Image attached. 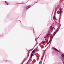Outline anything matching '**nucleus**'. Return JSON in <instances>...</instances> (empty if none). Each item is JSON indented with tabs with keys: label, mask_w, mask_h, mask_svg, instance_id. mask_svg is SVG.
<instances>
[{
	"label": "nucleus",
	"mask_w": 64,
	"mask_h": 64,
	"mask_svg": "<svg viewBox=\"0 0 64 64\" xmlns=\"http://www.w3.org/2000/svg\"><path fill=\"white\" fill-rule=\"evenodd\" d=\"M59 30H58V28H57L56 30L55 31V32L53 33L52 35V38H53V37L55 36V34L57 33V32H58Z\"/></svg>",
	"instance_id": "1"
},
{
	"label": "nucleus",
	"mask_w": 64,
	"mask_h": 64,
	"mask_svg": "<svg viewBox=\"0 0 64 64\" xmlns=\"http://www.w3.org/2000/svg\"><path fill=\"white\" fill-rule=\"evenodd\" d=\"M61 56L62 57H61V60H62V61L63 62H63V59L64 58V55L63 54H62L61 55Z\"/></svg>",
	"instance_id": "2"
},
{
	"label": "nucleus",
	"mask_w": 64,
	"mask_h": 64,
	"mask_svg": "<svg viewBox=\"0 0 64 64\" xmlns=\"http://www.w3.org/2000/svg\"><path fill=\"white\" fill-rule=\"evenodd\" d=\"M53 49H54L55 51H57L59 53H60V52L58 50L56 49V48H53Z\"/></svg>",
	"instance_id": "3"
},
{
	"label": "nucleus",
	"mask_w": 64,
	"mask_h": 64,
	"mask_svg": "<svg viewBox=\"0 0 64 64\" xmlns=\"http://www.w3.org/2000/svg\"><path fill=\"white\" fill-rule=\"evenodd\" d=\"M53 18L55 22H56V23H57V22H56V21H57V20H56V18H55V16H54Z\"/></svg>",
	"instance_id": "4"
},
{
	"label": "nucleus",
	"mask_w": 64,
	"mask_h": 64,
	"mask_svg": "<svg viewBox=\"0 0 64 64\" xmlns=\"http://www.w3.org/2000/svg\"><path fill=\"white\" fill-rule=\"evenodd\" d=\"M31 7V6H27L26 7L27 10H28V9L29 8H30Z\"/></svg>",
	"instance_id": "5"
},
{
	"label": "nucleus",
	"mask_w": 64,
	"mask_h": 64,
	"mask_svg": "<svg viewBox=\"0 0 64 64\" xmlns=\"http://www.w3.org/2000/svg\"><path fill=\"white\" fill-rule=\"evenodd\" d=\"M50 30H51L52 31H53V27L52 26H50Z\"/></svg>",
	"instance_id": "6"
},
{
	"label": "nucleus",
	"mask_w": 64,
	"mask_h": 64,
	"mask_svg": "<svg viewBox=\"0 0 64 64\" xmlns=\"http://www.w3.org/2000/svg\"><path fill=\"white\" fill-rule=\"evenodd\" d=\"M59 10L60 12V14H61V13H62V10H61V8H59Z\"/></svg>",
	"instance_id": "7"
},
{
	"label": "nucleus",
	"mask_w": 64,
	"mask_h": 64,
	"mask_svg": "<svg viewBox=\"0 0 64 64\" xmlns=\"http://www.w3.org/2000/svg\"><path fill=\"white\" fill-rule=\"evenodd\" d=\"M46 35L48 37H49V34L48 33L46 34Z\"/></svg>",
	"instance_id": "8"
},
{
	"label": "nucleus",
	"mask_w": 64,
	"mask_h": 64,
	"mask_svg": "<svg viewBox=\"0 0 64 64\" xmlns=\"http://www.w3.org/2000/svg\"><path fill=\"white\" fill-rule=\"evenodd\" d=\"M50 41H51V40H50L49 41V42L47 44V45H48V44H49V43H50Z\"/></svg>",
	"instance_id": "9"
},
{
	"label": "nucleus",
	"mask_w": 64,
	"mask_h": 64,
	"mask_svg": "<svg viewBox=\"0 0 64 64\" xmlns=\"http://www.w3.org/2000/svg\"><path fill=\"white\" fill-rule=\"evenodd\" d=\"M35 51V50H34L32 52V53H34V51Z\"/></svg>",
	"instance_id": "10"
},
{
	"label": "nucleus",
	"mask_w": 64,
	"mask_h": 64,
	"mask_svg": "<svg viewBox=\"0 0 64 64\" xmlns=\"http://www.w3.org/2000/svg\"><path fill=\"white\" fill-rule=\"evenodd\" d=\"M33 54H31V57H32V56H33Z\"/></svg>",
	"instance_id": "11"
},
{
	"label": "nucleus",
	"mask_w": 64,
	"mask_h": 64,
	"mask_svg": "<svg viewBox=\"0 0 64 64\" xmlns=\"http://www.w3.org/2000/svg\"><path fill=\"white\" fill-rule=\"evenodd\" d=\"M57 8H56V9L55 10V11H54V12H55V13H56V10H57Z\"/></svg>",
	"instance_id": "12"
},
{
	"label": "nucleus",
	"mask_w": 64,
	"mask_h": 64,
	"mask_svg": "<svg viewBox=\"0 0 64 64\" xmlns=\"http://www.w3.org/2000/svg\"><path fill=\"white\" fill-rule=\"evenodd\" d=\"M5 2H6V4L7 5H8V3H7V2H6V1H5Z\"/></svg>",
	"instance_id": "13"
},
{
	"label": "nucleus",
	"mask_w": 64,
	"mask_h": 64,
	"mask_svg": "<svg viewBox=\"0 0 64 64\" xmlns=\"http://www.w3.org/2000/svg\"><path fill=\"white\" fill-rule=\"evenodd\" d=\"M45 51H46V50H45L44 51V54L45 53Z\"/></svg>",
	"instance_id": "14"
},
{
	"label": "nucleus",
	"mask_w": 64,
	"mask_h": 64,
	"mask_svg": "<svg viewBox=\"0 0 64 64\" xmlns=\"http://www.w3.org/2000/svg\"><path fill=\"white\" fill-rule=\"evenodd\" d=\"M48 33H49V34H50V30L48 31Z\"/></svg>",
	"instance_id": "15"
},
{
	"label": "nucleus",
	"mask_w": 64,
	"mask_h": 64,
	"mask_svg": "<svg viewBox=\"0 0 64 64\" xmlns=\"http://www.w3.org/2000/svg\"><path fill=\"white\" fill-rule=\"evenodd\" d=\"M41 60H40V64H41Z\"/></svg>",
	"instance_id": "16"
},
{
	"label": "nucleus",
	"mask_w": 64,
	"mask_h": 64,
	"mask_svg": "<svg viewBox=\"0 0 64 64\" xmlns=\"http://www.w3.org/2000/svg\"><path fill=\"white\" fill-rule=\"evenodd\" d=\"M47 46V45L46 44V46H45L44 47H46V46Z\"/></svg>",
	"instance_id": "17"
},
{
	"label": "nucleus",
	"mask_w": 64,
	"mask_h": 64,
	"mask_svg": "<svg viewBox=\"0 0 64 64\" xmlns=\"http://www.w3.org/2000/svg\"><path fill=\"white\" fill-rule=\"evenodd\" d=\"M44 54H43V55L42 56V57H43L44 56Z\"/></svg>",
	"instance_id": "18"
},
{
	"label": "nucleus",
	"mask_w": 64,
	"mask_h": 64,
	"mask_svg": "<svg viewBox=\"0 0 64 64\" xmlns=\"http://www.w3.org/2000/svg\"><path fill=\"white\" fill-rule=\"evenodd\" d=\"M44 38H46V36H44Z\"/></svg>",
	"instance_id": "19"
},
{
	"label": "nucleus",
	"mask_w": 64,
	"mask_h": 64,
	"mask_svg": "<svg viewBox=\"0 0 64 64\" xmlns=\"http://www.w3.org/2000/svg\"><path fill=\"white\" fill-rule=\"evenodd\" d=\"M58 22H60V21H58Z\"/></svg>",
	"instance_id": "20"
},
{
	"label": "nucleus",
	"mask_w": 64,
	"mask_h": 64,
	"mask_svg": "<svg viewBox=\"0 0 64 64\" xmlns=\"http://www.w3.org/2000/svg\"><path fill=\"white\" fill-rule=\"evenodd\" d=\"M29 60H28V61H29Z\"/></svg>",
	"instance_id": "21"
},
{
	"label": "nucleus",
	"mask_w": 64,
	"mask_h": 64,
	"mask_svg": "<svg viewBox=\"0 0 64 64\" xmlns=\"http://www.w3.org/2000/svg\"><path fill=\"white\" fill-rule=\"evenodd\" d=\"M34 47H35V46H34Z\"/></svg>",
	"instance_id": "22"
}]
</instances>
